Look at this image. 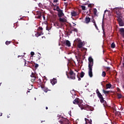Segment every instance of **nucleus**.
<instances>
[{
    "label": "nucleus",
    "mask_w": 124,
    "mask_h": 124,
    "mask_svg": "<svg viewBox=\"0 0 124 124\" xmlns=\"http://www.w3.org/2000/svg\"><path fill=\"white\" fill-rule=\"evenodd\" d=\"M88 61H89L88 73L90 77L92 78V77H93V58H92V57H90L88 59Z\"/></svg>",
    "instance_id": "nucleus-1"
},
{
    "label": "nucleus",
    "mask_w": 124,
    "mask_h": 124,
    "mask_svg": "<svg viewBox=\"0 0 124 124\" xmlns=\"http://www.w3.org/2000/svg\"><path fill=\"white\" fill-rule=\"evenodd\" d=\"M96 93L98 97L99 98L101 103H103L104 106H106L107 105V103L106 102V101L104 100V98H103V96L102 95V94L100 93L98 89H97L96 90Z\"/></svg>",
    "instance_id": "nucleus-2"
},
{
    "label": "nucleus",
    "mask_w": 124,
    "mask_h": 124,
    "mask_svg": "<svg viewBox=\"0 0 124 124\" xmlns=\"http://www.w3.org/2000/svg\"><path fill=\"white\" fill-rule=\"evenodd\" d=\"M112 12L116 14V17L119 18H123V15H122V9L120 8H114L112 9Z\"/></svg>",
    "instance_id": "nucleus-3"
},
{
    "label": "nucleus",
    "mask_w": 124,
    "mask_h": 124,
    "mask_svg": "<svg viewBox=\"0 0 124 124\" xmlns=\"http://www.w3.org/2000/svg\"><path fill=\"white\" fill-rule=\"evenodd\" d=\"M69 74L70 75V77L68 76V75L66 74L67 76V78L72 79V80H75L76 79V74L73 72L72 70H70V71L69 72Z\"/></svg>",
    "instance_id": "nucleus-4"
},
{
    "label": "nucleus",
    "mask_w": 124,
    "mask_h": 124,
    "mask_svg": "<svg viewBox=\"0 0 124 124\" xmlns=\"http://www.w3.org/2000/svg\"><path fill=\"white\" fill-rule=\"evenodd\" d=\"M75 41L78 43V48H79V49H81V48L83 47V44H84V43L82 42V41L81 40V39L79 38L76 39Z\"/></svg>",
    "instance_id": "nucleus-5"
},
{
    "label": "nucleus",
    "mask_w": 124,
    "mask_h": 124,
    "mask_svg": "<svg viewBox=\"0 0 124 124\" xmlns=\"http://www.w3.org/2000/svg\"><path fill=\"white\" fill-rule=\"evenodd\" d=\"M122 17H119L117 18V21L118 22L119 25L120 27H124V20L122 19Z\"/></svg>",
    "instance_id": "nucleus-6"
},
{
    "label": "nucleus",
    "mask_w": 124,
    "mask_h": 124,
    "mask_svg": "<svg viewBox=\"0 0 124 124\" xmlns=\"http://www.w3.org/2000/svg\"><path fill=\"white\" fill-rule=\"evenodd\" d=\"M34 58V59L35 60V61H39V60L41 58V54H40V53H36L35 54Z\"/></svg>",
    "instance_id": "nucleus-7"
},
{
    "label": "nucleus",
    "mask_w": 124,
    "mask_h": 124,
    "mask_svg": "<svg viewBox=\"0 0 124 124\" xmlns=\"http://www.w3.org/2000/svg\"><path fill=\"white\" fill-rule=\"evenodd\" d=\"M83 109L84 110H86V111H89V114H92V109L91 108V107L89 106H85Z\"/></svg>",
    "instance_id": "nucleus-8"
},
{
    "label": "nucleus",
    "mask_w": 124,
    "mask_h": 124,
    "mask_svg": "<svg viewBox=\"0 0 124 124\" xmlns=\"http://www.w3.org/2000/svg\"><path fill=\"white\" fill-rule=\"evenodd\" d=\"M83 104H84V103L83 102V100H80L78 105L79 107L82 109V110H83V109H84V107H85V106H84Z\"/></svg>",
    "instance_id": "nucleus-9"
},
{
    "label": "nucleus",
    "mask_w": 124,
    "mask_h": 124,
    "mask_svg": "<svg viewBox=\"0 0 124 124\" xmlns=\"http://www.w3.org/2000/svg\"><path fill=\"white\" fill-rule=\"evenodd\" d=\"M58 16L59 18H61L62 16H64V14H63L62 10H61L58 12Z\"/></svg>",
    "instance_id": "nucleus-10"
},
{
    "label": "nucleus",
    "mask_w": 124,
    "mask_h": 124,
    "mask_svg": "<svg viewBox=\"0 0 124 124\" xmlns=\"http://www.w3.org/2000/svg\"><path fill=\"white\" fill-rule=\"evenodd\" d=\"M80 100H81L79 99V98H77L73 101V103L74 104H77L78 105V103H80Z\"/></svg>",
    "instance_id": "nucleus-11"
},
{
    "label": "nucleus",
    "mask_w": 124,
    "mask_h": 124,
    "mask_svg": "<svg viewBox=\"0 0 124 124\" xmlns=\"http://www.w3.org/2000/svg\"><path fill=\"white\" fill-rule=\"evenodd\" d=\"M85 22L86 24H89V23H90V22H91V18H90V17H89V16H86L85 17Z\"/></svg>",
    "instance_id": "nucleus-12"
},
{
    "label": "nucleus",
    "mask_w": 124,
    "mask_h": 124,
    "mask_svg": "<svg viewBox=\"0 0 124 124\" xmlns=\"http://www.w3.org/2000/svg\"><path fill=\"white\" fill-rule=\"evenodd\" d=\"M86 124H92V119L91 118H85Z\"/></svg>",
    "instance_id": "nucleus-13"
},
{
    "label": "nucleus",
    "mask_w": 124,
    "mask_h": 124,
    "mask_svg": "<svg viewBox=\"0 0 124 124\" xmlns=\"http://www.w3.org/2000/svg\"><path fill=\"white\" fill-rule=\"evenodd\" d=\"M119 31L120 32V34L124 38V28H121L119 30Z\"/></svg>",
    "instance_id": "nucleus-14"
},
{
    "label": "nucleus",
    "mask_w": 124,
    "mask_h": 124,
    "mask_svg": "<svg viewBox=\"0 0 124 124\" xmlns=\"http://www.w3.org/2000/svg\"><path fill=\"white\" fill-rule=\"evenodd\" d=\"M50 83L52 85H55L57 83V79L55 78H53L52 79L50 80Z\"/></svg>",
    "instance_id": "nucleus-15"
},
{
    "label": "nucleus",
    "mask_w": 124,
    "mask_h": 124,
    "mask_svg": "<svg viewBox=\"0 0 124 124\" xmlns=\"http://www.w3.org/2000/svg\"><path fill=\"white\" fill-rule=\"evenodd\" d=\"M112 87V85L110 83H108L106 85V89L108 90V89H110Z\"/></svg>",
    "instance_id": "nucleus-16"
},
{
    "label": "nucleus",
    "mask_w": 124,
    "mask_h": 124,
    "mask_svg": "<svg viewBox=\"0 0 124 124\" xmlns=\"http://www.w3.org/2000/svg\"><path fill=\"white\" fill-rule=\"evenodd\" d=\"M65 44L66 46H68V47H70V46H71V44L70 43V42L68 40L66 41Z\"/></svg>",
    "instance_id": "nucleus-17"
},
{
    "label": "nucleus",
    "mask_w": 124,
    "mask_h": 124,
    "mask_svg": "<svg viewBox=\"0 0 124 124\" xmlns=\"http://www.w3.org/2000/svg\"><path fill=\"white\" fill-rule=\"evenodd\" d=\"M71 14L73 17H76L77 16V13H76L75 11L71 12Z\"/></svg>",
    "instance_id": "nucleus-18"
},
{
    "label": "nucleus",
    "mask_w": 124,
    "mask_h": 124,
    "mask_svg": "<svg viewBox=\"0 0 124 124\" xmlns=\"http://www.w3.org/2000/svg\"><path fill=\"white\" fill-rule=\"evenodd\" d=\"M102 92L104 94H109V93H110V91H107L104 89L102 90Z\"/></svg>",
    "instance_id": "nucleus-19"
},
{
    "label": "nucleus",
    "mask_w": 124,
    "mask_h": 124,
    "mask_svg": "<svg viewBox=\"0 0 124 124\" xmlns=\"http://www.w3.org/2000/svg\"><path fill=\"white\" fill-rule=\"evenodd\" d=\"M36 79V77H34L31 78V82H32V83H33L34 82H35V80Z\"/></svg>",
    "instance_id": "nucleus-20"
},
{
    "label": "nucleus",
    "mask_w": 124,
    "mask_h": 124,
    "mask_svg": "<svg viewBox=\"0 0 124 124\" xmlns=\"http://www.w3.org/2000/svg\"><path fill=\"white\" fill-rule=\"evenodd\" d=\"M102 28L103 30V36H105V35H106L105 31V29H104V27H103V25H102Z\"/></svg>",
    "instance_id": "nucleus-21"
},
{
    "label": "nucleus",
    "mask_w": 124,
    "mask_h": 124,
    "mask_svg": "<svg viewBox=\"0 0 124 124\" xmlns=\"http://www.w3.org/2000/svg\"><path fill=\"white\" fill-rule=\"evenodd\" d=\"M60 22H61L62 23H64L65 22V19L64 18H59Z\"/></svg>",
    "instance_id": "nucleus-22"
},
{
    "label": "nucleus",
    "mask_w": 124,
    "mask_h": 124,
    "mask_svg": "<svg viewBox=\"0 0 124 124\" xmlns=\"http://www.w3.org/2000/svg\"><path fill=\"white\" fill-rule=\"evenodd\" d=\"M62 121L64 122V124H66L68 123V120H67V119H63Z\"/></svg>",
    "instance_id": "nucleus-23"
},
{
    "label": "nucleus",
    "mask_w": 124,
    "mask_h": 124,
    "mask_svg": "<svg viewBox=\"0 0 124 124\" xmlns=\"http://www.w3.org/2000/svg\"><path fill=\"white\" fill-rule=\"evenodd\" d=\"M93 13L94 15H96V13H97V10L95 8L93 9Z\"/></svg>",
    "instance_id": "nucleus-24"
},
{
    "label": "nucleus",
    "mask_w": 124,
    "mask_h": 124,
    "mask_svg": "<svg viewBox=\"0 0 124 124\" xmlns=\"http://www.w3.org/2000/svg\"><path fill=\"white\" fill-rule=\"evenodd\" d=\"M84 76H85V73H84V72L82 71L80 73V78H83V77H84Z\"/></svg>",
    "instance_id": "nucleus-25"
},
{
    "label": "nucleus",
    "mask_w": 124,
    "mask_h": 124,
    "mask_svg": "<svg viewBox=\"0 0 124 124\" xmlns=\"http://www.w3.org/2000/svg\"><path fill=\"white\" fill-rule=\"evenodd\" d=\"M102 77H105V76H106V72H105V71H103L102 73Z\"/></svg>",
    "instance_id": "nucleus-26"
},
{
    "label": "nucleus",
    "mask_w": 124,
    "mask_h": 124,
    "mask_svg": "<svg viewBox=\"0 0 124 124\" xmlns=\"http://www.w3.org/2000/svg\"><path fill=\"white\" fill-rule=\"evenodd\" d=\"M92 22L93 23L94 26H96V23H95V20H94V18H93L92 19Z\"/></svg>",
    "instance_id": "nucleus-27"
},
{
    "label": "nucleus",
    "mask_w": 124,
    "mask_h": 124,
    "mask_svg": "<svg viewBox=\"0 0 124 124\" xmlns=\"http://www.w3.org/2000/svg\"><path fill=\"white\" fill-rule=\"evenodd\" d=\"M111 47L112 48H115V47H116V45H115V43H112L111 45Z\"/></svg>",
    "instance_id": "nucleus-28"
},
{
    "label": "nucleus",
    "mask_w": 124,
    "mask_h": 124,
    "mask_svg": "<svg viewBox=\"0 0 124 124\" xmlns=\"http://www.w3.org/2000/svg\"><path fill=\"white\" fill-rule=\"evenodd\" d=\"M40 35H41V34L40 32H37L35 34V36H36V37H38V36H40Z\"/></svg>",
    "instance_id": "nucleus-29"
},
{
    "label": "nucleus",
    "mask_w": 124,
    "mask_h": 124,
    "mask_svg": "<svg viewBox=\"0 0 124 124\" xmlns=\"http://www.w3.org/2000/svg\"><path fill=\"white\" fill-rule=\"evenodd\" d=\"M10 43H11V41H7L5 42L6 45H9V44H10Z\"/></svg>",
    "instance_id": "nucleus-30"
},
{
    "label": "nucleus",
    "mask_w": 124,
    "mask_h": 124,
    "mask_svg": "<svg viewBox=\"0 0 124 124\" xmlns=\"http://www.w3.org/2000/svg\"><path fill=\"white\" fill-rule=\"evenodd\" d=\"M56 10L58 11V12H59V11H61V10H61V9H60V7L57 6L56 7Z\"/></svg>",
    "instance_id": "nucleus-31"
},
{
    "label": "nucleus",
    "mask_w": 124,
    "mask_h": 124,
    "mask_svg": "<svg viewBox=\"0 0 124 124\" xmlns=\"http://www.w3.org/2000/svg\"><path fill=\"white\" fill-rule=\"evenodd\" d=\"M81 8H82V10H86V6H81Z\"/></svg>",
    "instance_id": "nucleus-32"
},
{
    "label": "nucleus",
    "mask_w": 124,
    "mask_h": 124,
    "mask_svg": "<svg viewBox=\"0 0 124 124\" xmlns=\"http://www.w3.org/2000/svg\"><path fill=\"white\" fill-rule=\"evenodd\" d=\"M41 16H42V15H41V14H40L39 15L37 16V17L38 19H40L41 18Z\"/></svg>",
    "instance_id": "nucleus-33"
},
{
    "label": "nucleus",
    "mask_w": 124,
    "mask_h": 124,
    "mask_svg": "<svg viewBox=\"0 0 124 124\" xmlns=\"http://www.w3.org/2000/svg\"><path fill=\"white\" fill-rule=\"evenodd\" d=\"M35 77V75L33 74V73H32L31 75V78H32V77Z\"/></svg>",
    "instance_id": "nucleus-34"
},
{
    "label": "nucleus",
    "mask_w": 124,
    "mask_h": 124,
    "mask_svg": "<svg viewBox=\"0 0 124 124\" xmlns=\"http://www.w3.org/2000/svg\"><path fill=\"white\" fill-rule=\"evenodd\" d=\"M72 31H75L76 32H77V31H78V30L76 28H74V30Z\"/></svg>",
    "instance_id": "nucleus-35"
},
{
    "label": "nucleus",
    "mask_w": 124,
    "mask_h": 124,
    "mask_svg": "<svg viewBox=\"0 0 124 124\" xmlns=\"http://www.w3.org/2000/svg\"><path fill=\"white\" fill-rule=\"evenodd\" d=\"M59 123L61 124H64V122L63 121H62V120L59 121Z\"/></svg>",
    "instance_id": "nucleus-36"
},
{
    "label": "nucleus",
    "mask_w": 124,
    "mask_h": 124,
    "mask_svg": "<svg viewBox=\"0 0 124 124\" xmlns=\"http://www.w3.org/2000/svg\"><path fill=\"white\" fill-rule=\"evenodd\" d=\"M31 56L32 57H33V56L34 55V52H33V51H31Z\"/></svg>",
    "instance_id": "nucleus-37"
},
{
    "label": "nucleus",
    "mask_w": 124,
    "mask_h": 124,
    "mask_svg": "<svg viewBox=\"0 0 124 124\" xmlns=\"http://www.w3.org/2000/svg\"><path fill=\"white\" fill-rule=\"evenodd\" d=\"M77 78H78V81H81V78H80L79 76L77 75Z\"/></svg>",
    "instance_id": "nucleus-38"
},
{
    "label": "nucleus",
    "mask_w": 124,
    "mask_h": 124,
    "mask_svg": "<svg viewBox=\"0 0 124 124\" xmlns=\"http://www.w3.org/2000/svg\"><path fill=\"white\" fill-rule=\"evenodd\" d=\"M106 68L107 69V71H108V70H110V68L109 67H106Z\"/></svg>",
    "instance_id": "nucleus-39"
},
{
    "label": "nucleus",
    "mask_w": 124,
    "mask_h": 124,
    "mask_svg": "<svg viewBox=\"0 0 124 124\" xmlns=\"http://www.w3.org/2000/svg\"><path fill=\"white\" fill-rule=\"evenodd\" d=\"M54 25H55V26H57L58 27H59V23H58V22L55 23L54 24Z\"/></svg>",
    "instance_id": "nucleus-40"
},
{
    "label": "nucleus",
    "mask_w": 124,
    "mask_h": 124,
    "mask_svg": "<svg viewBox=\"0 0 124 124\" xmlns=\"http://www.w3.org/2000/svg\"><path fill=\"white\" fill-rule=\"evenodd\" d=\"M95 29H96L97 31H99V29H98V27H97V25L95 26Z\"/></svg>",
    "instance_id": "nucleus-41"
},
{
    "label": "nucleus",
    "mask_w": 124,
    "mask_h": 124,
    "mask_svg": "<svg viewBox=\"0 0 124 124\" xmlns=\"http://www.w3.org/2000/svg\"><path fill=\"white\" fill-rule=\"evenodd\" d=\"M118 98H122V95L121 94L118 95Z\"/></svg>",
    "instance_id": "nucleus-42"
},
{
    "label": "nucleus",
    "mask_w": 124,
    "mask_h": 124,
    "mask_svg": "<svg viewBox=\"0 0 124 124\" xmlns=\"http://www.w3.org/2000/svg\"><path fill=\"white\" fill-rule=\"evenodd\" d=\"M59 1V0H53V2H58Z\"/></svg>",
    "instance_id": "nucleus-43"
},
{
    "label": "nucleus",
    "mask_w": 124,
    "mask_h": 124,
    "mask_svg": "<svg viewBox=\"0 0 124 124\" xmlns=\"http://www.w3.org/2000/svg\"><path fill=\"white\" fill-rule=\"evenodd\" d=\"M24 62H25V66H26V64L27 63V61L24 59Z\"/></svg>",
    "instance_id": "nucleus-44"
},
{
    "label": "nucleus",
    "mask_w": 124,
    "mask_h": 124,
    "mask_svg": "<svg viewBox=\"0 0 124 124\" xmlns=\"http://www.w3.org/2000/svg\"><path fill=\"white\" fill-rule=\"evenodd\" d=\"M38 67V64H35V67L37 68Z\"/></svg>",
    "instance_id": "nucleus-45"
},
{
    "label": "nucleus",
    "mask_w": 124,
    "mask_h": 124,
    "mask_svg": "<svg viewBox=\"0 0 124 124\" xmlns=\"http://www.w3.org/2000/svg\"><path fill=\"white\" fill-rule=\"evenodd\" d=\"M43 18L44 20H45V19H46L45 15H43Z\"/></svg>",
    "instance_id": "nucleus-46"
},
{
    "label": "nucleus",
    "mask_w": 124,
    "mask_h": 124,
    "mask_svg": "<svg viewBox=\"0 0 124 124\" xmlns=\"http://www.w3.org/2000/svg\"><path fill=\"white\" fill-rule=\"evenodd\" d=\"M38 81H39V82H40V83H41V79H40V78H39L38 79Z\"/></svg>",
    "instance_id": "nucleus-47"
},
{
    "label": "nucleus",
    "mask_w": 124,
    "mask_h": 124,
    "mask_svg": "<svg viewBox=\"0 0 124 124\" xmlns=\"http://www.w3.org/2000/svg\"><path fill=\"white\" fill-rule=\"evenodd\" d=\"M88 7H92V4H89L88 5Z\"/></svg>",
    "instance_id": "nucleus-48"
},
{
    "label": "nucleus",
    "mask_w": 124,
    "mask_h": 124,
    "mask_svg": "<svg viewBox=\"0 0 124 124\" xmlns=\"http://www.w3.org/2000/svg\"><path fill=\"white\" fill-rule=\"evenodd\" d=\"M39 29L41 30V31H42L43 30V28L42 27H39Z\"/></svg>",
    "instance_id": "nucleus-49"
},
{
    "label": "nucleus",
    "mask_w": 124,
    "mask_h": 124,
    "mask_svg": "<svg viewBox=\"0 0 124 124\" xmlns=\"http://www.w3.org/2000/svg\"><path fill=\"white\" fill-rule=\"evenodd\" d=\"M44 92H45V93H47V89H45V90H44Z\"/></svg>",
    "instance_id": "nucleus-50"
},
{
    "label": "nucleus",
    "mask_w": 124,
    "mask_h": 124,
    "mask_svg": "<svg viewBox=\"0 0 124 124\" xmlns=\"http://www.w3.org/2000/svg\"><path fill=\"white\" fill-rule=\"evenodd\" d=\"M73 24H74V27H75V26H76V24H75V23H73Z\"/></svg>",
    "instance_id": "nucleus-51"
},
{
    "label": "nucleus",
    "mask_w": 124,
    "mask_h": 124,
    "mask_svg": "<svg viewBox=\"0 0 124 124\" xmlns=\"http://www.w3.org/2000/svg\"><path fill=\"white\" fill-rule=\"evenodd\" d=\"M87 117L88 118V119H90V116H89V115H87Z\"/></svg>",
    "instance_id": "nucleus-52"
},
{
    "label": "nucleus",
    "mask_w": 124,
    "mask_h": 124,
    "mask_svg": "<svg viewBox=\"0 0 124 124\" xmlns=\"http://www.w3.org/2000/svg\"><path fill=\"white\" fill-rule=\"evenodd\" d=\"M72 31H73V30L71 31H70V33H72Z\"/></svg>",
    "instance_id": "nucleus-53"
},
{
    "label": "nucleus",
    "mask_w": 124,
    "mask_h": 124,
    "mask_svg": "<svg viewBox=\"0 0 124 124\" xmlns=\"http://www.w3.org/2000/svg\"><path fill=\"white\" fill-rule=\"evenodd\" d=\"M1 116H2V113L0 112V117H1Z\"/></svg>",
    "instance_id": "nucleus-54"
},
{
    "label": "nucleus",
    "mask_w": 124,
    "mask_h": 124,
    "mask_svg": "<svg viewBox=\"0 0 124 124\" xmlns=\"http://www.w3.org/2000/svg\"><path fill=\"white\" fill-rule=\"evenodd\" d=\"M20 57H22V55H21V56L18 55V56H17V58H20Z\"/></svg>",
    "instance_id": "nucleus-55"
},
{
    "label": "nucleus",
    "mask_w": 124,
    "mask_h": 124,
    "mask_svg": "<svg viewBox=\"0 0 124 124\" xmlns=\"http://www.w3.org/2000/svg\"><path fill=\"white\" fill-rule=\"evenodd\" d=\"M40 34H41H41H43V32H41V33H40Z\"/></svg>",
    "instance_id": "nucleus-56"
},
{
    "label": "nucleus",
    "mask_w": 124,
    "mask_h": 124,
    "mask_svg": "<svg viewBox=\"0 0 124 124\" xmlns=\"http://www.w3.org/2000/svg\"><path fill=\"white\" fill-rule=\"evenodd\" d=\"M46 110H48V107H46Z\"/></svg>",
    "instance_id": "nucleus-57"
},
{
    "label": "nucleus",
    "mask_w": 124,
    "mask_h": 124,
    "mask_svg": "<svg viewBox=\"0 0 124 124\" xmlns=\"http://www.w3.org/2000/svg\"><path fill=\"white\" fill-rule=\"evenodd\" d=\"M63 0V1H66V0Z\"/></svg>",
    "instance_id": "nucleus-58"
},
{
    "label": "nucleus",
    "mask_w": 124,
    "mask_h": 124,
    "mask_svg": "<svg viewBox=\"0 0 124 124\" xmlns=\"http://www.w3.org/2000/svg\"><path fill=\"white\" fill-rule=\"evenodd\" d=\"M27 93H30V91H28L27 92Z\"/></svg>",
    "instance_id": "nucleus-59"
},
{
    "label": "nucleus",
    "mask_w": 124,
    "mask_h": 124,
    "mask_svg": "<svg viewBox=\"0 0 124 124\" xmlns=\"http://www.w3.org/2000/svg\"><path fill=\"white\" fill-rule=\"evenodd\" d=\"M35 100H36V98H34Z\"/></svg>",
    "instance_id": "nucleus-60"
},
{
    "label": "nucleus",
    "mask_w": 124,
    "mask_h": 124,
    "mask_svg": "<svg viewBox=\"0 0 124 124\" xmlns=\"http://www.w3.org/2000/svg\"><path fill=\"white\" fill-rule=\"evenodd\" d=\"M1 85V83H0V87Z\"/></svg>",
    "instance_id": "nucleus-61"
},
{
    "label": "nucleus",
    "mask_w": 124,
    "mask_h": 124,
    "mask_svg": "<svg viewBox=\"0 0 124 124\" xmlns=\"http://www.w3.org/2000/svg\"><path fill=\"white\" fill-rule=\"evenodd\" d=\"M54 10H56V9H54Z\"/></svg>",
    "instance_id": "nucleus-62"
},
{
    "label": "nucleus",
    "mask_w": 124,
    "mask_h": 124,
    "mask_svg": "<svg viewBox=\"0 0 124 124\" xmlns=\"http://www.w3.org/2000/svg\"><path fill=\"white\" fill-rule=\"evenodd\" d=\"M105 61L107 62L106 60H105Z\"/></svg>",
    "instance_id": "nucleus-63"
},
{
    "label": "nucleus",
    "mask_w": 124,
    "mask_h": 124,
    "mask_svg": "<svg viewBox=\"0 0 124 124\" xmlns=\"http://www.w3.org/2000/svg\"><path fill=\"white\" fill-rule=\"evenodd\" d=\"M105 124H107V123H106Z\"/></svg>",
    "instance_id": "nucleus-64"
}]
</instances>
